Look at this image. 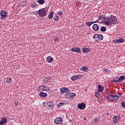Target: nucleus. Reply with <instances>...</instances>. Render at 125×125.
Returning a JSON list of instances; mask_svg holds the SVG:
<instances>
[{
  "instance_id": "30",
  "label": "nucleus",
  "mask_w": 125,
  "mask_h": 125,
  "mask_svg": "<svg viewBox=\"0 0 125 125\" xmlns=\"http://www.w3.org/2000/svg\"><path fill=\"white\" fill-rule=\"evenodd\" d=\"M76 52L77 53H81V48L76 47L75 50Z\"/></svg>"
},
{
  "instance_id": "50",
  "label": "nucleus",
  "mask_w": 125,
  "mask_h": 125,
  "mask_svg": "<svg viewBox=\"0 0 125 125\" xmlns=\"http://www.w3.org/2000/svg\"><path fill=\"white\" fill-rule=\"evenodd\" d=\"M114 79H115V80H118V77H115Z\"/></svg>"
},
{
  "instance_id": "20",
  "label": "nucleus",
  "mask_w": 125,
  "mask_h": 125,
  "mask_svg": "<svg viewBox=\"0 0 125 125\" xmlns=\"http://www.w3.org/2000/svg\"><path fill=\"white\" fill-rule=\"evenodd\" d=\"M81 71H85V72H87L88 71V68L87 67L85 66V67H82L81 68Z\"/></svg>"
},
{
  "instance_id": "4",
  "label": "nucleus",
  "mask_w": 125,
  "mask_h": 125,
  "mask_svg": "<svg viewBox=\"0 0 125 125\" xmlns=\"http://www.w3.org/2000/svg\"><path fill=\"white\" fill-rule=\"evenodd\" d=\"M0 16L1 18L0 19H1V20H2L3 19H4L5 18H6V17H7V13L6 12V11L2 10L0 11Z\"/></svg>"
},
{
  "instance_id": "10",
  "label": "nucleus",
  "mask_w": 125,
  "mask_h": 125,
  "mask_svg": "<svg viewBox=\"0 0 125 125\" xmlns=\"http://www.w3.org/2000/svg\"><path fill=\"white\" fill-rule=\"evenodd\" d=\"M70 91V89L68 88H61V93H67V92H69Z\"/></svg>"
},
{
  "instance_id": "36",
  "label": "nucleus",
  "mask_w": 125,
  "mask_h": 125,
  "mask_svg": "<svg viewBox=\"0 0 125 125\" xmlns=\"http://www.w3.org/2000/svg\"><path fill=\"white\" fill-rule=\"evenodd\" d=\"M103 17V15H100L99 16V19H97V20H98V21H99V20H102Z\"/></svg>"
},
{
  "instance_id": "23",
  "label": "nucleus",
  "mask_w": 125,
  "mask_h": 125,
  "mask_svg": "<svg viewBox=\"0 0 125 125\" xmlns=\"http://www.w3.org/2000/svg\"><path fill=\"white\" fill-rule=\"evenodd\" d=\"M99 34H94L93 36V39L95 40V41H97L98 40V38H99Z\"/></svg>"
},
{
  "instance_id": "41",
  "label": "nucleus",
  "mask_w": 125,
  "mask_h": 125,
  "mask_svg": "<svg viewBox=\"0 0 125 125\" xmlns=\"http://www.w3.org/2000/svg\"><path fill=\"white\" fill-rule=\"evenodd\" d=\"M94 123H98V119H97V118H95L94 119Z\"/></svg>"
},
{
  "instance_id": "3",
  "label": "nucleus",
  "mask_w": 125,
  "mask_h": 125,
  "mask_svg": "<svg viewBox=\"0 0 125 125\" xmlns=\"http://www.w3.org/2000/svg\"><path fill=\"white\" fill-rule=\"evenodd\" d=\"M38 15L41 17H44V16H46V10L44 8L39 10Z\"/></svg>"
},
{
  "instance_id": "38",
  "label": "nucleus",
  "mask_w": 125,
  "mask_h": 125,
  "mask_svg": "<svg viewBox=\"0 0 125 125\" xmlns=\"http://www.w3.org/2000/svg\"><path fill=\"white\" fill-rule=\"evenodd\" d=\"M100 95V91H98L96 94H95V96L97 97V96H99Z\"/></svg>"
},
{
  "instance_id": "14",
  "label": "nucleus",
  "mask_w": 125,
  "mask_h": 125,
  "mask_svg": "<svg viewBox=\"0 0 125 125\" xmlns=\"http://www.w3.org/2000/svg\"><path fill=\"white\" fill-rule=\"evenodd\" d=\"M39 96L40 97H46V96H47V93L42 91L39 93Z\"/></svg>"
},
{
  "instance_id": "1",
  "label": "nucleus",
  "mask_w": 125,
  "mask_h": 125,
  "mask_svg": "<svg viewBox=\"0 0 125 125\" xmlns=\"http://www.w3.org/2000/svg\"><path fill=\"white\" fill-rule=\"evenodd\" d=\"M114 19L111 17L107 18L106 21H104V23L107 26H111V25H113H113H115V24H118L117 17H114Z\"/></svg>"
},
{
  "instance_id": "19",
  "label": "nucleus",
  "mask_w": 125,
  "mask_h": 125,
  "mask_svg": "<svg viewBox=\"0 0 125 125\" xmlns=\"http://www.w3.org/2000/svg\"><path fill=\"white\" fill-rule=\"evenodd\" d=\"M12 83V80L10 77H8L6 78V83Z\"/></svg>"
},
{
  "instance_id": "7",
  "label": "nucleus",
  "mask_w": 125,
  "mask_h": 125,
  "mask_svg": "<svg viewBox=\"0 0 125 125\" xmlns=\"http://www.w3.org/2000/svg\"><path fill=\"white\" fill-rule=\"evenodd\" d=\"M86 104L84 103H82L81 104H79L78 105V108L80 110H83V109H85V106Z\"/></svg>"
},
{
  "instance_id": "2",
  "label": "nucleus",
  "mask_w": 125,
  "mask_h": 125,
  "mask_svg": "<svg viewBox=\"0 0 125 125\" xmlns=\"http://www.w3.org/2000/svg\"><path fill=\"white\" fill-rule=\"evenodd\" d=\"M104 97L107 99V101H111V102L117 101L119 100V97L112 95L111 94H106V95H104Z\"/></svg>"
},
{
  "instance_id": "28",
  "label": "nucleus",
  "mask_w": 125,
  "mask_h": 125,
  "mask_svg": "<svg viewBox=\"0 0 125 125\" xmlns=\"http://www.w3.org/2000/svg\"><path fill=\"white\" fill-rule=\"evenodd\" d=\"M99 37L98 38V41H102L103 40V35L99 34Z\"/></svg>"
},
{
  "instance_id": "12",
  "label": "nucleus",
  "mask_w": 125,
  "mask_h": 125,
  "mask_svg": "<svg viewBox=\"0 0 125 125\" xmlns=\"http://www.w3.org/2000/svg\"><path fill=\"white\" fill-rule=\"evenodd\" d=\"M50 81H51V78L48 76V77H45L44 79L43 83H47L50 82Z\"/></svg>"
},
{
  "instance_id": "31",
  "label": "nucleus",
  "mask_w": 125,
  "mask_h": 125,
  "mask_svg": "<svg viewBox=\"0 0 125 125\" xmlns=\"http://www.w3.org/2000/svg\"><path fill=\"white\" fill-rule=\"evenodd\" d=\"M7 119L5 117H2V121L3 122L4 124H6L7 123V121H6Z\"/></svg>"
},
{
  "instance_id": "24",
  "label": "nucleus",
  "mask_w": 125,
  "mask_h": 125,
  "mask_svg": "<svg viewBox=\"0 0 125 125\" xmlns=\"http://www.w3.org/2000/svg\"><path fill=\"white\" fill-rule=\"evenodd\" d=\"M124 80H125V76H121L119 77L118 81H119V82H123V81H124Z\"/></svg>"
},
{
  "instance_id": "8",
  "label": "nucleus",
  "mask_w": 125,
  "mask_h": 125,
  "mask_svg": "<svg viewBox=\"0 0 125 125\" xmlns=\"http://www.w3.org/2000/svg\"><path fill=\"white\" fill-rule=\"evenodd\" d=\"M42 88V91H49V88H48V87L47 86H44V85H41V86H38V88H39V89H41V88Z\"/></svg>"
},
{
  "instance_id": "44",
  "label": "nucleus",
  "mask_w": 125,
  "mask_h": 125,
  "mask_svg": "<svg viewBox=\"0 0 125 125\" xmlns=\"http://www.w3.org/2000/svg\"><path fill=\"white\" fill-rule=\"evenodd\" d=\"M58 107H61V106H62V103H60L58 105Z\"/></svg>"
},
{
  "instance_id": "42",
  "label": "nucleus",
  "mask_w": 125,
  "mask_h": 125,
  "mask_svg": "<svg viewBox=\"0 0 125 125\" xmlns=\"http://www.w3.org/2000/svg\"><path fill=\"white\" fill-rule=\"evenodd\" d=\"M77 77H78V79H81V78L83 77V76L81 75H77Z\"/></svg>"
},
{
  "instance_id": "15",
  "label": "nucleus",
  "mask_w": 125,
  "mask_h": 125,
  "mask_svg": "<svg viewBox=\"0 0 125 125\" xmlns=\"http://www.w3.org/2000/svg\"><path fill=\"white\" fill-rule=\"evenodd\" d=\"M116 42L118 43H124L125 42V39L124 38H120L119 39L116 40Z\"/></svg>"
},
{
  "instance_id": "5",
  "label": "nucleus",
  "mask_w": 125,
  "mask_h": 125,
  "mask_svg": "<svg viewBox=\"0 0 125 125\" xmlns=\"http://www.w3.org/2000/svg\"><path fill=\"white\" fill-rule=\"evenodd\" d=\"M43 106L44 107H50V109L53 106V103L51 102H45L42 103Z\"/></svg>"
},
{
  "instance_id": "43",
  "label": "nucleus",
  "mask_w": 125,
  "mask_h": 125,
  "mask_svg": "<svg viewBox=\"0 0 125 125\" xmlns=\"http://www.w3.org/2000/svg\"><path fill=\"white\" fill-rule=\"evenodd\" d=\"M58 38H57V37H56V38H54V41H55V42H58Z\"/></svg>"
},
{
  "instance_id": "29",
  "label": "nucleus",
  "mask_w": 125,
  "mask_h": 125,
  "mask_svg": "<svg viewBox=\"0 0 125 125\" xmlns=\"http://www.w3.org/2000/svg\"><path fill=\"white\" fill-rule=\"evenodd\" d=\"M101 32H106V27L102 26L101 28Z\"/></svg>"
},
{
  "instance_id": "35",
  "label": "nucleus",
  "mask_w": 125,
  "mask_h": 125,
  "mask_svg": "<svg viewBox=\"0 0 125 125\" xmlns=\"http://www.w3.org/2000/svg\"><path fill=\"white\" fill-rule=\"evenodd\" d=\"M58 15H59L60 16H62V15H63V12H58L57 14Z\"/></svg>"
},
{
  "instance_id": "17",
  "label": "nucleus",
  "mask_w": 125,
  "mask_h": 125,
  "mask_svg": "<svg viewBox=\"0 0 125 125\" xmlns=\"http://www.w3.org/2000/svg\"><path fill=\"white\" fill-rule=\"evenodd\" d=\"M98 91H100V92H102L103 90H104V87L102 86V85H99L98 86Z\"/></svg>"
},
{
  "instance_id": "37",
  "label": "nucleus",
  "mask_w": 125,
  "mask_h": 125,
  "mask_svg": "<svg viewBox=\"0 0 125 125\" xmlns=\"http://www.w3.org/2000/svg\"><path fill=\"white\" fill-rule=\"evenodd\" d=\"M112 83H120L119 80H116V79H113V81H112Z\"/></svg>"
},
{
  "instance_id": "27",
  "label": "nucleus",
  "mask_w": 125,
  "mask_h": 125,
  "mask_svg": "<svg viewBox=\"0 0 125 125\" xmlns=\"http://www.w3.org/2000/svg\"><path fill=\"white\" fill-rule=\"evenodd\" d=\"M53 20L54 21H58L59 20V16L56 15L54 18H53Z\"/></svg>"
},
{
  "instance_id": "52",
  "label": "nucleus",
  "mask_w": 125,
  "mask_h": 125,
  "mask_svg": "<svg viewBox=\"0 0 125 125\" xmlns=\"http://www.w3.org/2000/svg\"><path fill=\"white\" fill-rule=\"evenodd\" d=\"M97 18V17H94V18H93V19H95V18Z\"/></svg>"
},
{
  "instance_id": "33",
  "label": "nucleus",
  "mask_w": 125,
  "mask_h": 125,
  "mask_svg": "<svg viewBox=\"0 0 125 125\" xmlns=\"http://www.w3.org/2000/svg\"><path fill=\"white\" fill-rule=\"evenodd\" d=\"M116 96L118 97V98H121L122 95L121 94V93H119V92H118L117 94H116Z\"/></svg>"
},
{
  "instance_id": "32",
  "label": "nucleus",
  "mask_w": 125,
  "mask_h": 125,
  "mask_svg": "<svg viewBox=\"0 0 125 125\" xmlns=\"http://www.w3.org/2000/svg\"><path fill=\"white\" fill-rule=\"evenodd\" d=\"M72 96V93H68L65 95V96L67 97H71Z\"/></svg>"
},
{
  "instance_id": "40",
  "label": "nucleus",
  "mask_w": 125,
  "mask_h": 125,
  "mask_svg": "<svg viewBox=\"0 0 125 125\" xmlns=\"http://www.w3.org/2000/svg\"><path fill=\"white\" fill-rule=\"evenodd\" d=\"M76 47L72 48L71 51H72V52H76Z\"/></svg>"
},
{
  "instance_id": "48",
  "label": "nucleus",
  "mask_w": 125,
  "mask_h": 125,
  "mask_svg": "<svg viewBox=\"0 0 125 125\" xmlns=\"http://www.w3.org/2000/svg\"><path fill=\"white\" fill-rule=\"evenodd\" d=\"M113 42H114V43H117V42H116V40H114L113 41Z\"/></svg>"
},
{
  "instance_id": "11",
  "label": "nucleus",
  "mask_w": 125,
  "mask_h": 125,
  "mask_svg": "<svg viewBox=\"0 0 125 125\" xmlns=\"http://www.w3.org/2000/svg\"><path fill=\"white\" fill-rule=\"evenodd\" d=\"M98 22V20H96V21H88L86 22V26H88V27H90L92 24H94V23H97Z\"/></svg>"
},
{
  "instance_id": "53",
  "label": "nucleus",
  "mask_w": 125,
  "mask_h": 125,
  "mask_svg": "<svg viewBox=\"0 0 125 125\" xmlns=\"http://www.w3.org/2000/svg\"><path fill=\"white\" fill-rule=\"evenodd\" d=\"M93 0V1H97V0Z\"/></svg>"
},
{
  "instance_id": "47",
  "label": "nucleus",
  "mask_w": 125,
  "mask_h": 125,
  "mask_svg": "<svg viewBox=\"0 0 125 125\" xmlns=\"http://www.w3.org/2000/svg\"><path fill=\"white\" fill-rule=\"evenodd\" d=\"M104 72H105V73H107V72H108V70H107V69H105L104 70Z\"/></svg>"
},
{
  "instance_id": "22",
  "label": "nucleus",
  "mask_w": 125,
  "mask_h": 125,
  "mask_svg": "<svg viewBox=\"0 0 125 125\" xmlns=\"http://www.w3.org/2000/svg\"><path fill=\"white\" fill-rule=\"evenodd\" d=\"M54 13V12L52 11L48 15V18L49 19H52V18L53 17V14Z\"/></svg>"
},
{
  "instance_id": "51",
  "label": "nucleus",
  "mask_w": 125,
  "mask_h": 125,
  "mask_svg": "<svg viewBox=\"0 0 125 125\" xmlns=\"http://www.w3.org/2000/svg\"><path fill=\"white\" fill-rule=\"evenodd\" d=\"M86 120V118H83V121H85Z\"/></svg>"
},
{
  "instance_id": "46",
  "label": "nucleus",
  "mask_w": 125,
  "mask_h": 125,
  "mask_svg": "<svg viewBox=\"0 0 125 125\" xmlns=\"http://www.w3.org/2000/svg\"><path fill=\"white\" fill-rule=\"evenodd\" d=\"M105 95H106V94H108V93H107L108 92V90L105 89Z\"/></svg>"
},
{
  "instance_id": "49",
  "label": "nucleus",
  "mask_w": 125,
  "mask_h": 125,
  "mask_svg": "<svg viewBox=\"0 0 125 125\" xmlns=\"http://www.w3.org/2000/svg\"><path fill=\"white\" fill-rule=\"evenodd\" d=\"M62 105H65V103H62Z\"/></svg>"
},
{
  "instance_id": "25",
  "label": "nucleus",
  "mask_w": 125,
  "mask_h": 125,
  "mask_svg": "<svg viewBox=\"0 0 125 125\" xmlns=\"http://www.w3.org/2000/svg\"><path fill=\"white\" fill-rule=\"evenodd\" d=\"M37 2L40 4H43L45 2V1L44 0H38Z\"/></svg>"
},
{
  "instance_id": "6",
  "label": "nucleus",
  "mask_w": 125,
  "mask_h": 125,
  "mask_svg": "<svg viewBox=\"0 0 125 125\" xmlns=\"http://www.w3.org/2000/svg\"><path fill=\"white\" fill-rule=\"evenodd\" d=\"M54 122L57 125H60L63 123V119L61 117H58L55 119Z\"/></svg>"
},
{
  "instance_id": "34",
  "label": "nucleus",
  "mask_w": 125,
  "mask_h": 125,
  "mask_svg": "<svg viewBox=\"0 0 125 125\" xmlns=\"http://www.w3.org/2000/svg\"><path fill=\"white\" fill-rule=\"evenodd\" d=\"M107 19H108V18H107L106 17H105L104 16H103L102 18V20H105L104 21H106Z\"/></svg>"
},
{
  "instance_id": "18",
  "label": "nucleus",
  "mask_w": 125,
  "mask_h": 125,
  "mask_svg": "<svg viewBox=\"0 0 125 125\" xmlns=\"http://www.w3.org/2000/svg\"><path fill=\"white\" fill-rule=\"evenodd\" d=\"M53 60V59H52V57L49 56L47 57L46 58V61L47 62H48L49 63H51Z\"/></svg>"
},
{
  "instance_id": "9",
  "label": "nucleus",
  "mask_w": 125,
  "mask_h": 125,
  "mask_svg": "<svg viewBox=\"0 0 125 125\" xmlns=\"http://www.w3.org/2000/svg\"><path fill=\"white\" fill-rule=\"evenodd\" d=\"M120 119H121V116H120V115L114 116L113 118V123L116 124Z\"/></svg>"
},
{
  "instance_id": "45",
  "label": "nucleus",
  "mask_w": 125,
  "mask_h": 125,
  "mask_svg": "<svg viewBox=\"0 0 125 125\" xmlns=\"http://www.w3.org/2000/svg\"><path fill=\"white\" fill-rule=\"evenodd\" d=\"M4 123H3V121H2V120H1L0 122V125H3Z\"/></svg>"
},
{
  "instance_id": "39",
  "label": "nucleus",
  "mask_w": 125,
  "mask_h": 125,
  "mask_svg": "<svg viewBox=\"0 0 125 125\" xmlns=\"http://www.w3.org/2000/svg\"><path fill=\"white\" fill-rule=\"evenodd\" d=\"M76 95H77L76 94V93H71V96L70 97H72V98H73V97H76Z\"/></svg>"
},
{
  "instance_id": "16",
  "label": "nucleus",
  "mask_w": 125,
  "mask_h": 125,
  "mask_svg": "<svg viewBox=\"0 0 125 125\" xmlns=\"http://www.w3.org/2000/svg\"><path fill=\"white\" fill-rule=\"evenodd\" d=\"M83 52L85 53H87V52H89V51H91V49L89 48H83Z\"/></svg>"
},
{
  "instance_id": "13",
  "label": "nucleus",
  "mask_w": 125,
  "mask_h": 125,
  "mask_svg": "<svg viewBox=\"0 0 125 125\" xmlns=\"http://www.w3.org/2000/svg\"><path fill=\"white\" fill-rule=\"evenodd\" d=\"M93 30H94V31H98V30H99V26H98V24H93Z\"/></svg>"
},
{
  "instance_id": "26",
  "label": "nucleus",
  "mask_w": 125,
  "mask_h": 125,
  "mask_svg": "<svg viewBox=\"0 0 125 125\" xmlns=\"http://www.w3.org/2000/svg\"><path fill=\"white\" fill-rule=\"evenodd\" d=\"M72 81H77L78 80L77 75H74L71 77Z\"/></svg>"
},
{
  "instance_id": "21",
  "label": "nucleus",
  "mask_w": 125,
  "mask_h": 125,
  "mask_svg": "<svg viewBox=\"0 0 125 125\" xmlns=\"http://www.w3.org/2000/svg\"><path fill=\"white\" fill-rule=\"evenodd\" d=\"M31 7L32 8H37L38 7V4L36 3H33L31 4Z\"/></svg>"
}]
</instances>
